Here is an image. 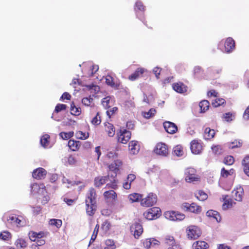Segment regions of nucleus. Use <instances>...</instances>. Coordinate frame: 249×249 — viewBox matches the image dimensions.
I'll use <instances>...</instances> for the list:
<instances>
[{"mask_svg": "<svg viewBox=\"0 0 249 249\" xmlns=\"http://www.w3.org/2000/svg\"><path fill=\"white\" fill-rule=\"evenodd\" d=\"M107 156L109 159H115L118 156V154L114 151H109L107 153Z\"/></svg>", "mask_w": 249, "mask_h": 249, "instance_id": "69168bd1", "label": "nucleus"}, {"mask_svg": "<svg viewBox=\"0 0 249 249\" xmlns=\"http://www.w3.org/2000/svg\"><path fill=\"white\" fill-rule=\"evenodd\" d=\"M228 196H225L224 198H223L224 202L222 205V208L223 210H226L228 208L231 207L233 205V204H235L231 199H227L226 198L228 197Z\"/></svg>", "mask_w": 249, "mask_h": 249, "instance_id": "c756f323", "label": "nucleus"}, {"mask_svg": "<svg viewBox=\"0 0 249 249\" xmlns=\"http://www.w3.org/2000/svg\"><path fill=\"white\" fill-rule=\"evenodd\" d=\"M68 145L70 149L73 151H77L81 146L79 141H76L73 140H70L68 142Z\"/></svg>", "mask_w": 249, "mask_h": 249, "instance_id": "b1692460", "label": "nucleus"}, {"mask_svg": "<svg viewBox=\"0 0 249 249\" xmlns=\"http://www.w3.org/2000/svg\"><path fill=\"white\" fill-rule=\"evenodd\" d=\"M105 244L107 246L110 248L111 249H115L116 246L115 245V242L113 240L111 239H107L105 241Z\"/></svg>", "mask_w": 249, "mask_h": 249, "instance_id": "4d7b16f0", "label": "nucleus"}, {"mask_svg": "<svg viewBox=\"0 0 249 249\" xmlns=\"http://www.w3.org/2000/svg\"><path fill=\"white\" fill-rule=\"evenodd\" d=\"M206 214L208 216L212 217L214 218L217 221H220V215L217 211L213 210H210L207 211Z\"/></svg>", "mask_w": 249, "mask_h": 249, "instance_id": "473e14b6", "label": "nucleus"}, {"mask_svg": "<svg viewBox=\"0 0 249 249\" xmlns=\"http://www.w3.org/2000/svg\"><path fill=\"white\" fill-rule=\"evenodd\" d=\"M186 232L188 238L190 239H196L201 234L200 229L195 225L188 226L186 229Z\"/></svg>", "mask_w": 249, "mask_h": 249, "instance_id": "423d86ee", "label": "nucleus"}, {"mask_svg": "<svg viewBox=\"0 0 249 249\" xmlns=\"http://www.w3.org/2000/svg\"><path fill=\"white\" fill-rule=\"evenodd\" d=\"M77 198L70 199L67 197H64L63 200L69 206L72 205L77 200Z\"/></svg>", "mask_w": 249, "mask_h": 249, "instance_id": "680f3d73", "label": "nucleus"}, {"mask_svg": "<svg viewBox=\"0 0 249 249\" xmlns=\"http://www.w3.org/2000/svg\"><path fill=\"white\" fill-rule=\"evenodd\" d=\"M111 224L110 222L108 220H106L102 224L101 229L105 232H107L109 230Z\"/></svg>", "mask_w": 249, "mask_h": 249, "instance_id": "5fc2aeb1", "label": "nucleus"}, {"mask_svg": "<svg viewBox=\"0 0 249 249\" xmlns=\"http://www.w3.org/2000/svg\"><path fill=\"white\" fill-rule=\"evenodd\" d=\"M232 114L230 112L226 113L223 114V118L227 122H230L232 120L231 119Z\"/></svg>", "mask_w": 249, "mask_h": 249, "instance_id": "338daca9", "label": "nucleus"}, {"mask_svg": "<svg viewBox=\"0 0 249 249\" xmlns=\"http://www.w3.org/2000/svg\"><path fill=\"white\" fill-rule=\"evenodd\" d=\"M190 148L193 154H199L202 150V146L198 140H194L191 142Z\"/></svg>", "mask_w": 249, "mask_h": 249, "instance_id": "ddd939ff", "label": "nucleus"}, {"mask_svg": "<svg viewBox=\"0 0 249 249\" xmlns=\"http://www.w3.org/2000/svg\"><path fill=\"white\" fill-rule=\"evenodd\" d=\"M164 243L168 246H171V247H173L174 246H178L176 244L175 240L173 236L170 235H167L164 238Z\"/></svg>", "mask_w": 249, "mask_h": 249, "instance_id": "72a5a7b5", "label": "nucleus"}, {"mask_svg": "<svg viewBox=\"0 0 249 249\" xmlns=\"http://www.w3.org/2000/svg\"><path fill=\"white\" fill-rule=\"evenodd\" d=\"M215 135V130L211 129L210 127H207L204 131V137L206 140L213 139Z\"/></svg>", "mask_w": 249, "mask_h": 249, "instance_id": "c85d7f7f", "label": "nucleus"}, {"mask_svg": "<svg viewBox=\"0 0 249 249\" xmlns=\"http://www.w3.org/2000/svg\"><path fill=\"white\" fill-rule=\"evenodd\" d=\"M226 103L225 100L223 98H216L212 102V104L213 107H218Z\"/></svg>", "mask_w": 249, "mask_h": 249, "instance_id": "a18cd8bd", "label": "nucleus"}, {"mask_svg": "<svg viewBox=\"0 0 249 249\" xmlns=\"http://www.w3.org/2000/svg\"><path fill=\"white\" fill-rule=\"evenodd\" d=\"M194 249H207L209 248L208 244L204 241H197L193 244Z\"/></svg>", "mask_w": 249, "mask_h": 249, "instance_id": "393cba45", "label": "nucleus"}, {"mask_svg": "<svg viewBox=\"0 0 249 249\" xmlns=\"http://www.w3.org/2000/svg\"><path fill=\"white\" fill-rule=\"evenodd\" d=\"M163 126L165 131L169 134L176 133L178 130L176 124L171 122L166 121L163 123Z\"/></svg>", "mask_w": 249, "mask_h": 249, "instance_id": "9b49d317", "label": "nucleus"}, {"mask_svg": "<svg viewBox=\"0 0 249 249\" xmlns=\"http://www.w3.org/2000/svg\"><path fill=\"white\" fill-rule=\"evenodd\" d=\"M47 174V171L43 168H38L34 170L32 173L33 177L37 180L44 179Z\"/></svg>", "mask_w": 249, "mask_h": 249, "instance_id": "4468645a", "label": "nucleus"}, {"mask_svg": "<svg viewBox=\"0 0 249 249\" xmlns=\"http://www.w3.org/2000/svg\"><path fill=\"white\" fill-rule=\"evenodd\" d=\"M108 179V175L106 176H98L95 178L94 179V185L96 187H100L105 184Z\"/></svg>", "mask_w": 249, "mask_h": 249, "instance_id": "f3484780", "label": "nucleus"}, {"mask_svg": "<svg viewBox=\"0 0 249 249\" xmlns=\"http://www.w3.org/2000/svg\"><path fill=\"white\" fill-rule=\"evenodd\" d=\"M144 72V69L142 68H138L134 73L128 77V79L131 81H135L140 77L142 76Z\"/></svg>", "mask_w": 249, "mask_h": 249, "instance_id": "412c9836", "label": "nucleus"}, {"mask_svg": "<svg viewBox=\"0 0 249 249\" xmlns=\"http://www.w3.org/2000/svg\"><path fill=\"white\" fill-rule=\"evenodd\" d=\"M161 215V211L160 208L154 207L148 209L143 213L144 217L149 220H155L160 217Z\"/></svg>", "mask_w": 249, "mask_h": 249, "instance_id": "7ed1b4c3", "label": "nucleus"}, {"mask_svg": "<svg viewBox=\"0 0 249 249\" xmlns=\"http://www.w3.org/2000/svg\"><path fill=\"white\" fill-rule=\"evenodd\" d=\"M160 245V242L155 238H148L145 240L143 242L144 247L149 249L152 247L158 246Z\"/></svg>", "mask_w": 249, "mask_h": 249, "instance_id": "6ab92c4d", "label": "nucleus"}, {"mask_svg": "<svg viewBox=\"0 0 249 249\" xmlns=\"http://www.w3.org/2000/svg\"><path fill=\"white\" fill-rule=\"evenodd\" d=\"M242 165L245 174L249 177V156H246L242 160Z\"/></svg>", "mask_w": 249, "mask_h": 249, "instance_id": "a878e982", "label": "nucleus"}, {"mask_svg": "<svg viewBox=\"0 0 249 249\" xmlns=\"http://www.w3.org/2000/svg\"><path fill=\"white\" fill-rule=\"evenodd\" d=\"M234 162V159L231 156H227L224 160V163L228 165H232Z\"/></svg>", "mask_w": 249, "mask_h": 249, "instance_id": "13d9d810", "label": "nucleus"}, {"mask_svg": "<svg viewBox=\"0 0 249 249\" xmlns=\"http://www.w3.org/2000/svg\"><path fill=\"white\" fill-rule=\"evenodd\" d=\"M104 100L103 101V105L107 108H109L108 104L109 102V100L107 99V98H104ZM118 108L117 107H113L110 109H108L106 113L109 118H110L112 116L114 115L118 111Z\"/></svg>", "mask_w": 249, "mask_h": 249, "instance_id": "dca6fc26", "label": "nucleus"}, {"mask_svg": "<svg viewBox=\"0 0 249 249\" xmlns=\"http://www.w3.org/2000/svg\"><path fill=\"white\" fill-rule=\"evenodd\" d=\"M21 220L17 217L16 215H13L7 217V223L9 224H16L17 226H21Z\"/></svg>", "mask_w": 249, "mask_h": 249, "instance_id": "5701e85b", "label": "nucleus"}, {"mask_svg": "<svg viewBox=\"0 0 249 249\" xmlns=\"http://www.w3.org/2000/svg\"><path fill=\"white\" fill-rule=\"evenodd\" d=\"M242 145V142L241 140H235L233 142L229 143V148L231 149L241 147Z\"/></svg>", "mask_w": 249, "mask_h": 249, "instance_id": "79ce46f5", "label": "nucleus"}, {"mask_svg": "<svg viewBox=\"0 0 249 249\" xmlns=\"http://www.w3.org/2000/svg\"><path fill=\"white\" fill-rule=\"evenodd\" d=\"M97 194L94 188L91 187L86 194L85 203L87 213L90 216L94 214L97 209Z\"/></svg>", "mask_w": 249, "mask_h": 249, "instance_id": "f257e3e1", "label": "nucleus"}, {"mask_svg": "<svg viewBox=\"0 0 249 249\" xmlns=\"http://www.w3.org/2000/svg\"><path fill=\"white\" fill-rule=\"evenodd\" d=\"M212 149L213 152L215 154H220L222 152V148L219 145L213 146Z\"/></svg>", "mask_w": 249, "mask_h": 249, "instance_id": "052dcab7", "label": "nucleus"}, {"mask_svg": "<svg viewBox=\"0 0 249 249\" xmlns=\"http://www.w3.org/2000/svg\"><path fill=\"white\" fill-rule=\"evenodd\" d=\"M105 130L109 137H113L115 135V129L113 125L109 123L104 124Z\"/></svg>", "mask_w": 249, "mask_h": 249, "instance_id": "4be33fe9", "label": "nucleus"}, {"mask_svg": "<svg viewBox=\"0 0 249 249\" xmlns=\"http://www.w3.org/2000/svg\"><path fill=\"white\" fill-rule=\"evenodd\" d=\"M39 189V186L37 183H34L31 185V192L32 193H36Z\"/></svg>", "mask_w": 249, "mask_h": 249, "instance_id": "0e129e2a", "label": "nucleus"}, {"mask_svg": "<svg viewBox=\"0 0 249 249\" xmlns=\"http://www.w3.org/2000/svg\"><path fill=\"white\" fill-rule=\"evenodd\" d=\"M15 245L18 248H24L27 246L26 242L22 238L17 239L15 242Z\"/></svg>", "mask_w": 249, "mask_h": 249, "instance_id": "ea45409f", "label": "nucleus"}, {"mask_svg": "<svg viewBox=\"0 0 249 249\" xmlns=\"http://www.w3.org/2000/svg\"><path fill=\"white\" fill-rule=\"evenodd\" d=\"M174 152L178 156H181L183 154V148L180 145H177L174 147Z\"/></svg>", "mask_w": 249, "mask_h": 249, "instance_id": "864d4df0", "label": "nucleus"}, {"mask_svg": "<svg viewBox=\"0 0 249 249\" xmlns=\"http://www.w3.org/2000/svg\"><path fill=\"white\" fill-rule=\"evenodd\" d=\"M181 208L185 212H190L195 214H200L202 212V207L195 202L189 204L184 202L181 205Z\"/></svg>", "mask_w": 249, "mask_h": 249, "instance_id": "f03ea898", "label": "nucleus"}, {"mask_svg": "<svg viewBox=\"0 0 249 249\" xmlns=\"http://www.w3.org/2000/svg\"><path fill=\"white\" fill-rule=\"evenodd\" d=\"M76 136L78 139L86 140L89 138V133H85L81 131H78L76 133Z\"/></svg>", "mask_w": 249, "mask_h": 249, "instance_id": "49530a36", "label": "nucleus"}, {"mask_svg": "<svg viewBox=\"0 0 249 249\" xmlns=\"http://www.w3.org/2000/svg\"><path fill=\"white\" fill-rule=\"evenodd\" d=\"M172 88L176 92L182 93L187 91V87L182 82L175 83L172 85Z\"/></svg>", "mask_w": 249, "mask_h": 249, "instance_id": "aec40b11", "label": "nucleus"}, {"mask_svg": "<svg viewBox=\"0 0 249 249\" xmlns=\"http://www.w3.org/2000/svg\"><path fill=\"white\" fill-rule=\"evenodd\" d=\"M74 133L73 131H70L69 132H62L59 134L60 136L63 140H68L71 138L72 137Z\"/></svg>", "mask_w": 249, "mask_h": 249, "instance_id": "de8ad7c7", "label": "nucleus"}, {"mask_svg": "<svg viewBox=\"0 0 249 249\" xmlns=\"http://www.w3.org/2000/svg\"><path fill=\"white\" fill-rule=\"evenodd\" d=\"M50 137L48 134L43 135L40 139V143L44 148L47 147L50 143Z\"/></svg>", "mask_w": 249, "mask_h": 249, "instance_id": "2f4dec72", "label": "nucleus"}, {"mask_svg": "<svg viewBox=\"0 0 249 249\" xmlns=\"http://www.w3.org/2000/svg\"><path fill=\"white\" fill-rule=\"evenodd\" d=\"M123 165V162L120 160H114V161L111 163L108 166V168L110 170L114 172L115 174V177H116L117 173L120 170V167Z\"/></svg>", "mask_w": 249, "mask_h": 249, "instance_id": "a211bd4d", "label": "nucleus"}, {"mask_svg": "<svg viewBox=\"0 0 249 249\" xmlns=\"http://www.w3.org/2000/svg\"><path fill=\"white\" fill-rule=\"evenodd\" d=\"M156 113V110L153 108H151L148 112H143L142 115L143 117L149 119L153 117Z\"/></svg>", "mask_w": 249, "mask_h": 249, "instance_id": "603ef678", "label": "nucleus"}, {"mask_svg": "<svg viewBox=\"0 0 249 249\" xmlns=\"http://www.w3.org/2000/svg\"><path fill=\"white\" fill-rule=\"evenodd\" d=\"M140 149V145L139 142L135 140L130 141L128 144V150L131 155L137 154Z\"/></svg>", "mask_w": 249, "mask_h": 249, "instance_id": "9d476101", "label": "nucleus"}, {"mask_svg": "<svg viewBox=\"0 0 249 249\" xmlns=\"http://www.w3.org/2000/svg\"><path fill=\"white\" fill-rule=\"evenodd\" d=\"M67 107V106L66 105L58 104L56 106L54 111L56 112V113H58L62 110H66Z\"/></svg>", "mask_w": 249, "mask_h": 249, "instance_id": "bf43d9fd", "label": "nucleus"}, {"mask_svg": "<svg viewBox=\"0 0 249 249\" xmlns=\"http://www.w3.org/2000/svg\"><path fill=\"white\" fill-rule=\"evenodd\" d=\"M195 196L199 201H204L208 198V195L204 191L199 190L195 194Z\"/></svg>", "mask_w": 249, "mask_h": 249, "instance_id": "f704fd0d", "label": "nucleus"}, {"mask_svg": "<svg viewBox=\"0 0 249 249\" xmlns=\"http://www.w3.org/2000/svg\"><path fill=\"white\" fill-rule=\"evenodd\" d=\"M93 102V98L90 96L88 97H85L82 100V104L86 106H91Z\"/></svg>", "mask_w": 249, "mask_h": 249, "instance_id": "8fccbe9b", "label": "nucleus"}, {"mask_svg": "<svg viewBox=\"0 0 249 249\" xmlns=\"http://www.w3.org/2000/svg\"><path fill=\"white\" fill-rule=\"evenodd\" d=\"M157 201V195L153 193H150L146 197H142L141 201V205L144 207H150L154 205Z\"/></svg>", "mask_w": 249, "mask_h": 249, "instance_id": "39448f33", "label": "nucleus"}, {"mask_svg": "<svg viewBox=\"0 0 249 249\" xmlns=\"http://www.w3.org/2000/svg\"><path fill=\"white\" fill-rule=\"evenodd\" d=\"M131 231L133 232L135 238H138L143 232L142 225L139 223H135L131 227Z\"/></svg>", "mask_w": 249, "mask_h": 249, "instance_id": "f8f14e48", "label": "nucleus"}, {"mask_svg": "<svg viewBox=\"0 0 249 249\" xmlns=\"http://www.w3.org/2000/svg\"><path fill=\"white\" fill-rule=\"evenodd\" d=\"M117 135L118 142L123 144H126L131 138V132L125 129H121L117 132Z\"/></svg>", "mask_w": 249, "mask_h": 249, "instance_id": "6e6552de", "label": "nucleus"}, {"mask_svg": "<svg viewBox=\"0 0 249 249\" xmlns=\"http://www.w3.org/2000/svg\"><path fill=\"white\" fill-rule=\"evenodd\" d=\"M45 236V233L40 231L39 232H36L35 231H32L30 233V238L33 241H36L37 239H42L43 237Z\"/></svg>", "mask_w": 249, "mask_h": 249, "instance_id": "bb28decb", "label": "nucleus"}, {"mask_svg": "<svg viewBox=\"0 0 249 249\" xmlns=\"http://www.w3.org/2000/svg\"><path fill=\"white\" fill-rule=\"evenodd\" d=\"M234 172V170L233 169H231L228 171L226 170L225 168H222L221 171V176L222 177L226 178L229 176L232 175Z\"/></svg>", "mask_w": 249, "mask_h": 249, "instance_id": "c03bdc74", "label": "nucleus"}, {"mask_svg": "<svg viewBox=\"0 0 249 249\" xmlns=\"http://www.w3.org/2000/svg\"><path fill=\"white\" fill-rule=\"evenodd\" d=\"M49 224L52 226H54L57 228H60L62 224V221L58 219H51L49 221Z\"/></svg>", "mask_w": 249, "mask_h": 249, "instance_id": "37998d69", "label": "nucleus"}, {"mask_svg": "<svg viewBox=\"0 0 249 249\" xmlns=\"http://www.w3.org/2000/svg\"><path fill=\"white\" fill-rule=\"evenodd\" d=\"M225 50L227 53H230L235 49V41L231 37H228L225 41Z\"/></svg>", "mask_w": 249, "mask_h": 249, "instance_id": "2eb2a0df", "label": "nucleus"}, {"mask_svg": "<svg viewBox=\"0 0 249 249\" xmlns=\"http://www.w3.org/2000/svg\"><path fill=\"white\" fill-rule=\"evenodd\" d=\"M210 103L208 101L204 100L199 103V106L201 112H204L209 108Z\"/></svg>", "mask_w": 249, "mask_h": 249, "instance_id": "c9c22d12", "label": "nucleus"}, {"mask_svg": "<svg viewBox=\"0 0 249 249\" xmlns=\"http://www.w3.org/2000/svg\"><path fill=\"white\" fill-rule=\"evenodd\" d=\"M11 237V234L10 232L7 231H4L0 233V238L3 240H8Z\"/></svg>", "mask_w": 249, "mask_h": 249, "instance_id": "6e6d98bb", "label": "nucleus"}, {"mask_svg": "<svg viewBox=\"0 0 249 249\" xmlns=\"http://www.w3.org/2000/svg\"><path fill=\"white\" fill-rule=\"evenodd\" d=\"M244 194L242 187H237L232 191V197L236 201H241Z\"/></svg>", "mask_w": 249, "mask_h": 249, "instance_id": "1a4fd4ad", "label": "nucleus"}, {"mask_svg": "<svg viewBox=\"0 0 249 249\" xmlns=\"http://www.w3.org/2000/svg\"><path fill=\"white\" fill-rule=\"evenodd\" d=\"M71 113L72 115L78 116L81 113V109L75 106L73 103H72L71 106Z\"/></svg>", "mask_w": 249, "mask_h": 249, "instance_id": "a19ab883", "label": "nucleus"}, {"mask_svg": "<svg viewBox=\"0 0 249 249\" xmlns=\"http://www.w3.org/2000/svg\"><path fill=\"white\" fill-rule=\"evenodd\" d=\"M243 119L245 120H248L249 119V106L247 107L245 110L243 115Z\"/></svg>", "mask_w": 249, "mask_h": 249, "instance_id": "774afa93", "label": "nucleus"}, {"mask_svg": "<svg viewBox=\"0 0 249 249\" xmlns=\"http://www.w3.org/2000/svg\"><path fill=\"white\" fill-rule=\"evenodd\" d=\"M176 211H167L164 213V216L166 218L172 221H175Z\"/></svg>", "mask_w": 249, "mask_h": 249, "instance_id": "58836bf2", "label": "nucleus"}, {"mask_svg": "<svg viewBox=\"0 0 249 249\" xmlns=\"http://www.w3.org/2000/svg\"><path fill=\"white\" fill-rule=\"evenodd\" d=\"M105 79H106V83L107 85L110 86L111 87H115V84L114 82L113 78L111 75H107L106 76Z\"/></svg>", "mask_w": 249, "mask_h": 249, "instance_id": "3c124183", "label": "nucleus"}, {"mask_svg": "<svg viewBox=\"0 0 249 249\" xmlns=\"http://www.w3.org/2000/svg\"><path fill=\"white\" fill-rule=\"evenodd\" d=\"M154 152L158 155L162 157H167L169 152L168 146L164 142H158L154 149Z\"/></svg>", "mask_w": 249, "mask_h": 249, "instance_id": "0eeeda50", "label": "nucleus"}, {"mask_svg": "<svg viewBox=\"0 0 249 249\" xmlns=\"http://www.w3.org/2000/svg\"><path fill=\"white\" fill-rule=\"evenodd\" d=\"M196 171L193 168H188L185 171V180L189 183L199 181L200 177L196 175Z\"/></svg>", "mask_w": 249, "mask_h": 249, "instance_id": "20e7f679", "label": "nucleus"}, {"mask_svg": "<svg viewBox=\"0 0 249 249\" xmlns=\"http://www.w3.org/2000/svg\"><path fill=\"white\" fill-rule=\"evenodd\" d=\"M185 215L184 214L179 213L178 212H176L175 221L182 220L185 218Z\"/></svg>", "mask_w": 249, "mask_h": 249, "instance_id": "e2e57ef3", "label": "nucleus"}, {"mask_svg": "<svg viewBox=\"0 0 249 249\" xmlns=\"http://www.w3.org/2000/svg\"><path fill=\"white\" fill-rule=\"evenodd\" d=\"M101 123V116L99 112H98L96 115L91 120V123L94 125H99Z\"/></svg>", "mask_w": 249, "mask_h": 249, "instance_id": "4c0bfd02", "label": "nucleus"}, {"mask_svg": "<svg viewBox=\"0 0 249 249\" xmlns=\"http://www.w3.org/2000/svg\"><path fill=\"white\" fill-rule=\"evenodd\" d=\"M118 182V180L116 179V177L114 178L112 180L110 181V182L108 183L106 185V188L107 189H116L118 188L117 183Z\"/></svg>", "mask_w": 249, "mask_h": 249, "instance_id": "e433bc0d", "label": "nucleus"}, {"mask_svg": "<svg viewBox=\"0 0 249 249\" xmlns=\"http://www.w3.org/2000/svg\"><path fill=\"white\" fill-rule=\"evenodd\" d=\"M142 196V195L140 194L134 193L129 195L128 198L132 203L141 202Z\"/></svg>", "mask_w": 249, "mask_h": 249, "instance_id": "cd10ccee", "label": "nucleus"}, {"mask_svg": "<svg viewBox=\"0 0 249 249\" xmlns=\"http://www.w3.org/2000/svg\"><path fill=\"white\" fill-rule=\"evenodd\" d=\"M134 9L136 11H144L145 10V6L142 2L141 1H137L135 3Z\"/></svg>", "mask_w": 249, "mask_h": 249, "instance_id": "09e8293b", "label": "nucleus"}, {"mask_svg": "<svg viewBox=\"0 0 249 249\" xmlns=\"http://www.w3.org/2000/svg\"><path fill=\"white\" fill-rule=\"evenodd\" d=\"M104 196L106 199H112L115 200L117 197L116 193L113 190H109L104 193Z\"/></svg>", "mask_w": 249, "mask_h": 249, "instance_id": "7c9ffc66", "label": "nucleus"}]
</instances>
